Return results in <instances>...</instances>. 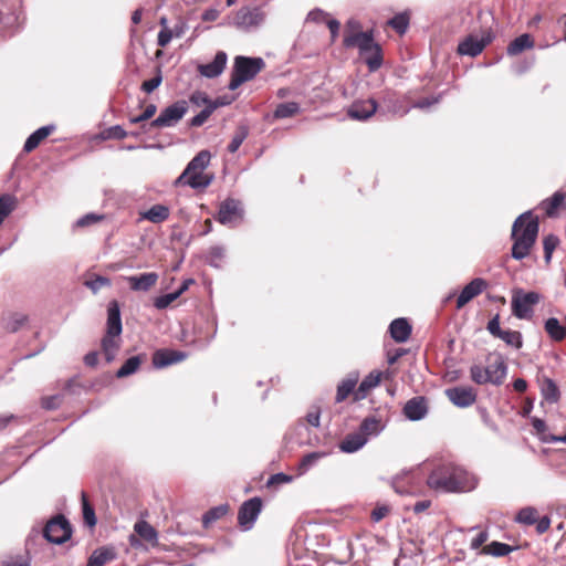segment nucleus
Segmentation results:
<instances>
[{
	"instance_id": "obj_1",
	"label": "nucleus",
	"mask_w": 566,
	"mask_h": 566,
	"mask_svg": "<svg viewBox=\"0 0 566 566\" xmlns=\"http://www.w3.org/2000/svg\"><path fill=\"white\" fill-rule=\"evenodd\" d=\"M427 484L440 492H464L474 488L470 474L452 463L438 465L428 476Z\"/></svg>"
},
{
	"instance_id": "obj_2",
	"label": "nucleus",
	"mask_w": 566,
	"mask_h": 566,
	"mask_svg": "<svg viewBox=\"0 0 566 566\" xmlns=\"http://www.w3.org/2000/svg\"><path fill=\"white\" fill-rule=\"evenodd\" d=\"M538 219L531 211L520 214L512 226L511 238L514 241L512 258L523 260L530 254L538 235Z\"/></svg>"
},
{
	"instance_id": "obj_3",
	"label": "nucleus",
	"mask_w": 566,
	"mask_h": 566,
	"mask_svg": "<svg viewBox=\"0 0 566 566\" xmlns=\"http://www.w3.org/2000/svg\"><path fill=\"white\" fill-rule=\"evenodd\" d=\"M211 155L208 150L199 151L187 165L182 174L177 178L176 185H187L192 189H205L213 180L212 175L203 174L209 165Z\"/></svg>"
},
{
	"instance_id": "obj_4",
	"label": "nucleus",
	"mask_w": 566,
	"mask_h": 566,
	"mask_svg": "<svg viewBox=\"0 0 566 566\" xmlns=\"http://www.w3.org/2000/svg\"><path fill=\"white\" fill-rule=\"evenodd\" d=\"M265 66V62L262 57H248L238 55L234 59L231 78L229 82V90L235 91L244 82L254 78Z\"/></svg>"
},
{
	"instance_id": "obj_5",
	"label": "nucleus",
	"mask_w": 566,
	"mask_h": 566,
	"mask_svg": "<svg viewBox=\"0 0 566 566\" xmlns=\"http://www.w3.org/2000/svg\"><path fill=\"white\" fill-rule=\"evenodd\" d=\"M346 48H357L360 59L370 72L377 71L382 64L381 49L375 38H344Z\"/></svg>"
},
{
	"instance_id": "obj_6",
	"label": "nucleus",
	"mask_w": 566,
	"mask_h": 566,
	"mask_svg": "<svg viewBox=\"0 0 566 566\" xmlns=\"http://www.w3.org/2000/svg\"><path fill=\"white\" fill-rule=\"evenodd\" d=\"M72 528L69 521L63 515H57L50 520L42 532V537L48 542L61 545L70 539Z\"/></svg>"
},
{
	"instance_id": "obj_7",
	"label": "nucleus",
	"mask_w": 566,
	"mask_h": 566,
	"mask_svg": "<svg viewBox=\"0 0 566 566\" xmlns=\"http://www.w3.org/2000/svg\"><path fill=\"white\" fill-rule=\"evenodd\" d=\"M243 213L244 210L241 201L233 198H227L220 203L214 219L223 226L233 228L242 221Z\"/></svg>"
},
{
	"instance_id": "obj_8",
	"label": "nucleus",
	"mask_w": 566,
	"mask_h": 566,
	"mask_svg": "<svg viewBox=\"0 0 566 566\" xmlns=\"http://www.w3.org/2000/svg\"><path fill=\"white\" fill-rule=\"evenodd\" d=\"M187 111V102L177 101L165 107L159 116L149 123V128L172 127L186 115Z\"/></svg>"
},
{
	"instance_id": "obj_9",
	"label": "nucleus",
	"mask_w": 566,
	"mask_h": 566,
	"mask_svg": "<svg viewBox=\"0 0 566 566\" xmlns=\"http://www.w3.org/2000/svg\"><path fill=\"white\" fill-rule=\"evenodd\" d=\"M539 300L541 295L536 292L523 293L518 291L512 297V312L520 319L530 318L533 314V306Z\"/></svg>"
},
{
	"instance_id": "obj_10",
	"label": "nucleus",
	"mask_w": 566,
	"mask_h": 566,
	"mask_svg": "<svg viewBox=\"0 0 566 566\" xmlns=\"http://www.w3.org/2000/svg\"><path fill=\"white\" fill-rule=\"evenodd\" d=\"M262 510V500L258 496L252 497L240 506L238 512V523L243 531L253 527Z\"/></svg>"
},
{
	"instance_id": "obj_11",
	"label": "nucleus",
	"mask_w": 566,
	"mask_h": 566,
	"mask_svg": "<svg viewBox=\"0 0 566 566\" xmlns=\"http://www.w3.org/2000/svg\"><path fill=\"white\" fill-rule=\"evenodd\" d=\"M264 12L259 7H243L237 12L233 21L239 28L249 30L252 27L260 25L264 21Z\"/></svg>"
},
{
	"instance_id": "obj_12",
	"label": "nucleus",
	"mask_w": 566,
	"mask_h": 566,
	"mask_svg": "<svg viewBox=\"0 0 566 566\" xmlns=\"http://www.w3.org/2000/svg\"><path fill=\"white\" fill-rule=\"evenodd\" d=\"M489 361L485 367L488 376L491 378V384L499 386L506 377L507 366L501 354H490Z\"/></svg>"
},
{
	"instance_id": "obj_13",
	"label": "nucleus",
	"mask_w": 566,
	"mask_h": 566,
	"mask_svg": "<svg viewBox=\"0 0 566 566\" xmlns=\"http://www.w3.org/2000/svg\"><path fill=\"white\" fill-rule=\"evenodd\" d=\"M449 400L457 407L467 408L476 400L475 391L470 387H453L446 390Z\"/></svg>"
},
{
	"instance_id": "obj_14",
	"label": "nucleus",
	"mask_w": 566,
	"mask_h": 566,
	"mask_svg": "<svg viewBox=\"0 0 566 566\" xmlns=\"http://www.w3.org/2000/svg\"><path fill=\"white\" fill-rule=\"evenodd\" d=\"M493 38H464L457 48L460 55L474 57L479 55L492 41Z\"/></svg>"
},
{
	"instance_id": "obj_15",
	"label": "nucleus",
	"mask_w": 566,
	"mask_h": 566,
	"mask_svg": "<svg viewBox=\"0 0 566 566\" xmlns=\"http://www.w3.org/2000/svg\"><path fill=\"white\" fill-rule=\"evenodd\" d=\"M488 287V282L484 279L476 277L473 279L469 284H467L457 300V308H462L467 303L473 300L475 296L480 295Z\"/></svg>"
},
{
	"instance_id": "obj_16",
	"label": "nucleus",
	"mask_w": 566,
	"mask_h": 566,
	"mask_svg": "<svg viewBox=\"0 0 566 566\" xmlns=\"http://www.w3.org/2000/svg\"><path fill=\"white\" fill-rule=\"evenodd\" d=\"M377 111V102L374 98L354 102L348 108V116L357 120H366Z\"/></svg>"
},
{
	"instance_id": "obj_17",
	"label": "nucleus",
	"mask_w": 566,
	"mask_h": 566,
	"mask_svg": "<svg viewBox=\"0 0 566 566\" xmlns=\"http://www.w3.org/2000/svg\"><path fill=\"white\" fill-rule=\"evenodd\" d=\"M156 272L142 273L140 275L125 276L124 280L128 283L129 289L134 292H148L158 281Z\"/></svg>"
},
{
	"instance_id": "obj_18",
	"label": "nucleus",
	"mask_w": 566,
	"mask_h": 566,
	"mask_svg": "<svg viewBox=\"0 0 566 566\" xmlns=\"http://www.w3.org/2000/svg\"><path fill=\"white\" fill-rule=\"evenodd\" d=\"M428 412L427 400L418 396L408 400L403 407V415L411 421H418L426 417Z\"/></svg>"
},
{
	"instance_id": "obj_19",
	"label": "nucleus",
	"mask_w": 566,
	"mask_h": 566,
	"mask_svg": "<svg viewBox=\"0 0 566 566\" xmlns=\"http://www.w3.org/2000/svg\"><path fill=\"white\" fill-rule=\"evenodd\" d=\"M227 61V53L223 51H219L214 55L213 61L199 66V72L202 76L208 78L217 77L223 72Z\"/></svg>"
},
{
	"instance_id": "obj_20",
	"label": "nucleus",
	"mask_w": 566,
	"mask_h": 566,
	"mask_svg": "<svg viewBox=\"0 0 566 566\" xmlns=\"http://www.w3.org/2000/svg\"><path fill=\"white\" fill-rule=\"evenodd\" d=\"M186 357L187 355L180 350L161 349L154 354L153 364L156 368H165L182 361Z\"/></svg>"
},
{
	"instance_id": "obj_21",
	"label": "nucleus",
	"mask_w": 566,
	"mask_h": 566,
	"mask_svg": "<svg viewBox=\"0 0 566 566\" xmlns=\"http://www.w3.org/2000/svg\"><path fill=\"white\" fill-rule=\"evenodd\" d=\"M123 331L120 308L117 301H111L107 307L106 333L120 335Z\"/></svg>"
},
{
	"instance_id": "obj_22",
	"label": "nucleus",
	"mask_w": 566,
	"mask_h": 566,
	"mask_svg": "<svg viewBox=\"0 0 566 566\" xmlns=\"http://www.w3.org/2000/svg\"><path fill=\"white\" fill-rule=\"evenodd\" d=\"M389 333L397 343H405L411 334V325L403 317L394 319L389 325Z\"/></svg>"
},
{
	"instance_id": "obj_23",
	"label": "nucleus",
	"mask_w": 566,
	"mask_h": 566,
	"mask_svg": "<svg viewBox=\"0 0 566 566\" xmlns=\"http://www.w3.org/2000/svg\"><path fill=\"white\" fill-rule=\"evenodd\" d=\"M368 439L365 434L358 432H353L347 434L342 442L339 443V449L344 453H354L360 450L366 443Z\"/></svg>"
},
{
	"instance_id": "obj_24",
	"label": "nucleus",
	"mask_w": 566,
	"mask_h": 566,
	"mask_svg": "<svg viewBox=\"0 0 566 566\" xmlns=\"http://www.w3.org/2000/svg\"><path fill=\"white\" fill-rule=\"evenodd\" d=\"M28 321V316L19 312H7L3 314L2 327L10 333L18 332Z\"/></svg>"
},
{
	"instance_id": "obj_25",
	"label": "nucleus",
	"mask_w": 566,
	"mask_h": 566,
	"mask_svg": "<svg viewBox=\"0 0 566 566\" xmlns=\"http://www.w3.org/2000/svg\"><path fill=\"white\" fill-rule=\"evenodd\" d=\"M54 125H45L33 132L25 140L23 150L30 153L35 149L42 140H44L52 132H54Z\"/></svg>"
},
{
	"instance_id": "obj_26",
	"label": "nucleus",
	"mask_w": 566,
	"mask_h": 566,
	"mask_svg": "<svg viewBox=\"0 0 566 566\" xmlns=\"http://www.w3.org/2000/svg\"><path fill=\"white\" fill-rule=\"evenodd\" d=\"M120 335L108 334L102 338V350L105 356V359L111 363L115 359L116 354L120 347Z\"/></svg>"
},
{
	"instance_id": "obj_27",
	"label": "nucleus",
	"mask_w": 566,
	"mask_h": 566,
	"mask_svg": "<svg viewBox=\"0 0 566 566\" xmlns=\"http://www.w3.org/2000/svg\"><path fill=\"white\" fill-rule=\"evenodd\" d=\"M359 379L357 371L350 373L345 379L337 386V392L335 400L336 402L344 401L354 390Z\"/></svg>"
},
{
	"instance_id": "obj_28",
	"label": "nucleus",
	"mask_w": 566,
	"mask_h": 566,
	"mask_svg": "<svg viewBox=\"0 0 566 566\" xmlns=\"http://www.w3.org/2000/svg\"><path fill=\"white\" fill-rule=\"evenodd\" d=\"M170 210L165 205H154L148 210L140 213L142 219L153 223H161L169 218Z\"/></svg>"
},
{
	"instance_id": "obj_29",
	"label": "nucleus",
	"mask_w": 566,
	"mask_h": 566,
	"mask_svg": "<svg viewBox=\"0 0 566 566\" xmlns=\"http://www.w3.org/2000/svg\"><path fill=\"white\" fill-rule=\"evenodd\" d=\"M384 429L385 424L381 419L376 416L365 418L359 426L360 433L365 434L367 439L368 437L378 436Z\"/></svg>"
},
{
	"instance_id": "obj_30",
	"label": "nucleus",
	"mask_w": 566,
	"mask_h": 566,
	"mask_svg": "<svg viewBox=\"0 0 566 566\" xmlns=\"http://www.w3.org/2000/svg\"><path fill=\"white\" fill-rule=\"evenodd\" d=\"M329 454L327 451H315L305 454L298 464V473L304 474L313 467H315L322 459L326 458Z\"/></svg>"
},
{
	"instance_id": "obj_31",
	"label": "nucleus",
	"mask_w": 566,
	"mask_h": 566,
	"mask_svg": "<svg viewBox=\"0 0 566 566\" xmlns=\"http://www.w3.org/2000/svg\"><path fill=\"white\" fill-rule=\"evenodd\" d=\"M547 335L555 342H560L566 336V328L559 323L556 317H549L545 321L544 325Z\"/></svg>"
},
{
	"instance_id": "obj_32",
	"label": "nucleus",
	"mask_w": 566,
	"mask_h": 566,
	"mask_svg": "<svg viewBox=\"0 0 566 566\" xmlns=\"http://www.w3.org/2000/svg\"><path fill=\"white\" fill-rule=\"evenodd\" d=\"M541 392L543 398L549 403H556L560 397L556 382L551 378H545L543 380Z\"/></svg>"
},
{
	"instance_id": "obj_33",
	"label": "nucleus",
	"mask_w": 566,
	"mask_h": 566,
	"mask_svg": "<svg viewBox=\"0 0 566 566\" xmlns=\"http://www.w3.org/2000/svg\"><path fill=\"white\" fill-rule=\"evenodd\" d=\"M115 554L112 549H95L90 556L86 566H104L108 560L113 559Z\"/></svg>"
},
{
	"instance_id": "obj_34",
	"label": "nucleus",
	"mask_w": 566,
	"mask_h": 566,
	"mask_svg": "<svg viewBox=\"0 0 566 566\" xmlns=\"http://www.w3.org/2000/svg\"><path fill=\"white\" fill-rule=\"evenodd\" d=\"M300 112V104L296 102H286L281 103L276 106L274 111V118L276 119H283V118H290L296 115Z\"/></svg>"
},
{
	"instance_id": "obj_35",
	"label": "nucleus",
	"mask_w": 566,
	"mask_h": 566,
	"mask_svg": "<svg viewBox=\"0 0 566 566\" xmlns=\"http://www.w3.org/2000/svg\"><path fill=\"white\" fill-rule=\"evenodd\" d=\"M134 530L143 539L153 544L157 542V532L149 523L139 521L135 524Z\"/></svg>"
},
{
	"instance_id": "obj_36",
	"label": "nucleus",
	"mask_w": 566,
	"mask_h": 566,
	"mask_svg": "<svg viewBox=\"0 0 566 566\" xmlns=\"http://www.w3.org/2000/svg\"><path fill=\"white\" fill-rule=\"evenodd\" d=\"M496 338L502 339L507 346H512L516 349H520L523 346L522 334L517 331L502 329Z\"/></svg>"
},
{
	"instance_id": "obj_37",
	"label": "nucleus",
	"mask_w": 566,
	"mask_h": 566,
	"mask_svg": "<svg viewBox=\"0 0 566 566\" xmlns=\"http://www.w3.org/2000/svg\"><path fill=\"white\" fill-rule=\"evenodd\" d=\"M228 510H229L228 505L222 504V505L214 506V507L210 509L209 511H207L202 516L203 526L208 527L211 523L223 517L228 513Z\"/></svg>"
},
{
	"instance_id": "obj_38",
	"label": "nucleus",
	"mask_w": 566,
	"mask_h": 566,
	"mask_svg": "<svg viewBox=\"0 0 566 566\" xmlns=\"http://www.w3.org/2000/svg\"><path fill=\"white\" fill-rule=\"evenodd\" d=\"M535 45L533 38H515L513 42L507 46V53L510 55H516L526 49H531Z\"/></svg>"
},
{
	"instance_id": "obj_39",
	"label": "nucleus",
	"mask_w": 566,
	"mask_h": 566,
	"mask_svg": "<svg viewBox=\"0 0 566 566\" xmlns=\"http://www.w3.org/2000/svg\"><path fill=\"white\" fill-rule=\"evenodd\" d=\"M140 366V358L139 356H133L129 357L124 365L116 371L117 378H124L127 376L133 375L137 371V369Z\"/></svg>"
},
{
	"instance_id": "obj_40",
	"label": "nucleus",
	"mask_w": 566,
	"mask_h": 566,
	"mask_svg": "<svg viewBox=\"0 0 566 566\" xmlns=\"http://www.w3.org/2000/svg\"><path fill=\"white\" fill-rule=\"evenodd\" d=\"M387 24H389L399 35H402L407 32L409 25V15L405 12L398 13L389 19Z\"/></svg>"
},
{
	"instance_id": "obj_41",
	"label": "nucleus",
	"mask_w": 566,
	"mask_h": 566,
	"mask_svg": "<svg viewBox=\"0 0 566 566\" xmlns=\"http://www.w3.org/2000/svg\"><path fill=\"white\" fill-rule=\"evenodd\" d=\"M565 200V193L556 191L549 199L543 202L545 205V211L548 217H553L556 210L562 206Z\"/></svg>"
},
{
	"instance_id": "obj_42",
	"label": "nucleus",
	"mask_w": 566,
	"mask_h": 566,
	"mask_svg": "<svg viewBox=\"0 0 566 566\" xmlns=\"http://www.w3.org/2000/svg\"><path fill=\"white\" fill-rule=\"evenodd\" d=\"M381 374L378 371H371L368 376H366L363 381L359 384L358 394H361V397L365 396L367 391L375 388L380 382Z\"/></svg>"
},
{
	"instance_id": "obj_43",
	"label": "nucleus",
	"mask_w": 566,
	"mask_h": 566,
	"mask_svg": "<svg viewBox=\"0 0 566 566\" xmlns=\"http://www.w3.org/2000/svg\"><path fill=\"white\" fill-rule=\"evenodd\" d=\"M537 520V510L532 506L523 507L518 511L515 521L525 525H533Z\"/></svg>"
},
{
	"instance_id": "obj_44",
	"label": "nucleus",
	"mask_w": 566,
	"mask_h": 566,
	"mask_svg": "<svg viewBox=\"0 0 566 566\" xmlns=\"http://www.w3.org/2000/svg\"><path fill=\"white\" fill-rule=\"evenodd\" d=\"M15 207V198L11 195H2L0 197V226L4 219L13 211Z\"/></svg>"
},
{
	"instance_id": "obj_45",
	"label": "nucleus",
	"mask_w": 566,
	"mask_h": 566,
	"mask_svg": "<svg viewBox=\"0 0 566 566\" xmlns=\"http://www.w3.org/2000/svg\"><path fill=\"white\" fill-rule=\"evenodd\" d=\"M226 256V250L223 247L216 245L210 248L207 254V262L214 268H220Z\"/></svg>"
},
{
	"instance_id": "obj_46",
	"label": "nucleus",
	"mask_w": 566,
	"mask_h": 566,
	"mask_svg": "<svg viewBox=\"0 0 566 566\" xmlns=\"http://www.w3.org/2000/svg\"><path fill=\"white\" fill-rule=\"evenodd\" d=\"M511 552L512 547L510 545L500 542H492L491 544L484 547L485 554L496 557L506 556Z\"/></svg>"
},
{
	"instance_id": "obj_47",
	"label": "nucleus",
	"mask_w": 566,
	"mask_h": 566,
	"mask_svg": "<svg viewBox=\"0 0 566 566\" xmlns=\"http://www.w3.org/2000/svg\"><path fill=\"white\" fill-rule=\"evenodd\" d=\"M84 285L88 287L94 294H96L102 287L111 286L112 282L106 276L95 275L91 280L85 281Z\"/></svg>"
},
{
	"instance_id": "obj_48",
	"label": "nucleus",
	"mask_w": 566,
	"mask_h": 566,
	"mask_svg": "<svg viewBox=\"0 0 566 566\" xmlns=\"http://www.w3.org/2000/svg\"><path fill=\"white\" fill-rule=\"evenodd\" d=\"M471 379L478 385L491 384V378L488 376V371L480 365H473L470 368Z\"/></svg>"
},
{
	"instance_id": "obj_49",
	"label": "nucleus",
	"mask_w": 566,
	"mask_h": 566,
	"mask_svg": "<svg viewBox=\"0 0 566 566\" xmlns=\"http://www.w3.org/2000/svg\"><path fill=\"white\" fill-rule=\"evenodd\" d=\"M248 134L249 132L245 126L239 127V129L232 137L230 144L228 145V150L232 154L235 153L240 148L244 139L248 137Z\"/></svg>"
},
{
	"instance_id": "obj_50",
	"label": "nucleus",
	"mask_w": 566,
	"mask_h": 566,
	"mask_svg": "<svg viewBox=\"0 0 566 566\" xmlns=\"http://www.w3.org/2000/svg\"><path fill=\"white\" fill-rule=\"evenodd\" d=\"M558 243H559V239L556 235L549 234V235L545 237V239L543 241V248H544V258H545L546 263L551 262L553 251L556 249Z\"/></svg>"
},
{
	"instance_id": "obj_51",
	"label": "nucleus",
	"mask_w": 566,
	"mask_h": 566,
	"mask_svg": "<svg viewBox=\"0 0 566 566\" xmlns=\"http://www.w3.org/2000/svg\"><path fill=\"white\" fill-rule=\"evenodd\" d=\"M345 35H373V31H364L359 21L352 18L346 23V34Z\"/></svg>"
},
{
	"instance_id": "obj_52",
	"label": "nucleus",
	"mask_w": 566,
	"mask_h": 566,
	"mask_svg": "<svg viewBox=\"0 0 566 566\" xmlns=\"http://www.w3.org/2000/svg\"><path fill=\"white\" fill-rule=\"evenodd\" d=\"M104 139H124L128 136V133L119 125L108 127L103 132Z\"/></svg>"
},
{
	"instance_id": "obj_53",
	"label": "nucleus",
	"mask_w": 566,
	"mask_h": 566,
	"mask_svg": "<svg viewBox=\"0 0 566 566\" xmlns=\"http://www.w3.org/2000/svg\"><path fill=\"white\" fill-rule=\"evenodd\" d=\"M82 501H83V517L85 523L93 527L96 524V516L94 509L88 504L85 493H82Z\"/></svg>"
},
{
	"instance_id": "obj_54",
	"label": "nucleus",
	"mask_w": 566,
	"mask_h": 566,
	"mask_svg": "<svg viewBox=\"0 0 566 566\" xmlns=\"http://www.w3.org/2000/svg\"><path fill=\"white\" fill-rule=\"evenodd\" d=\"M178 297H179V293H176V292L160 295V296L155 298L154 306L157 310H164V308L168 307Z\"/></svg>"
},
{
	"instance_id": "obj_55",
	"label": "nucleus",
	"mask_w": 566,
	"mask_h": 566,
	"mask_svg": "<svg viewBox=\"0 0 566 566\" xmlns=\"http://www.w3.org/2000/svg\"><path fill=\"white\" fill-rule=\"evenodd\" d=\"M163 82V75L160 70H157V73L150 80L143 82L142 90L147 94L154 92Z\"/></svg>"
},
{
	"instance_id": "obj_56",
	"label": "nucleus",
	"mask_w": 566,
	"mask_h": 566,
	"mask_svg": "<svg viewBox=\"0 0 566 566\" xmlns=\"http://www.w3.org/2000/svg\"><path fill=\"white\" fill-rule=\"evenodd\" d=\"M212 113H213V107H210L209 105L206 106L199 114H197L196 116H193L191 118L190 125L192 127H199V126L203 125Z\"/></svg>"
},
{
	"instance_id": "obj_57",
	"label": "nucleus",
	"mask_w": 566,
	"mask_h": 566,
	"mask_svg": "<svg viewBox=\"0 0 566 566\" xmlns=\"http://www.w3.org/2000/svg\"><path fill=\"white\" fill-rule=\"evenodd\" d=\"M156 112H157V106L155 104H149L146 106V108L144 109V112L140 115L132 117L129 119V122L132 124H138L142 122H146V120L150 119L156 114Z\"/></svg>"
},
{
	"instance_id": "obj_58",
	"label": "nucleus",
	"mask_w": 566,
	"mask_h": 566,
	"mask_svg": "<svg viewBox=\"0 0 566 566\" xmlns=\"http://www.w3.org/2000/svg\"><path fill=\"white\" fill-rule=\"evenodd\" d=\"M328 13L323 11L322 9H314L308 12L306 22H313V23H325V21L328 18Z\"/></svg>"
},
{
	"instance_id": "obj_59",
	"label": "nucleus",
	"mask_w": 566,
	"mask_h": 566,
	"mask_svg": "<svg viewBox=\"0 0 566 566\" xmlns=\"http://www.w3.org/2000/svg\"><path fill=\"white\" fill-rule=\"evenodd\" d=\"M62 402V395H53L42 399V407L48 410H53L60 407Z\"/></svg>"
},
{
	"instance_id": "obj_60",
	"label": "nucleus",
	"mask_w": 566,
	"mask_h": 566,
	"mask_svg": "<svg viewBox=\"0 0 566 566\" xmlns=\"http://www.w3.org/2000/svg\"><path fill=\"white\" fill-rule=\"evenodd\" d=\"M103 217L96 213H87L76 221L77 227H86L99 221Z\"/></svg>"
},
{
	"instance_id": "obj_61",
	"label": "nucleus",
	"mask_w": 566,
	"mask_h": 566,
	"mask_svg": "<svg viewBox=\"0 0 566 566\" xmlns=\"http://www.w3.org/2000/svg\"><path fill=\"white\" fill-rule=\"evenodd\" d=\"M3 566H30V562L24 556L9 557L2 562Z\"/></svg>"
},
{
	"instance_id": "obj_62",
	"label": "nucleus",
	"mask_w": 566,
	"mask_h": 566,
	"mask_svg": "<svg viewBox=\"0 0 566 566\" xmlns=\"http://www.w3.org/2000/svg\"><path fill=\"white\" fill-rule=\"evenodd\" d=\"M403 480H405L403 475H397L396 478L392 479V488H394V490L398 494H401V495L410 493V489H408V488H406L403 485Z\"/></svg>"
},
{
	"instance_id": "obj_63",
	"label": "nucleus",
	"mask_w": 566,
	"mask_h": 566,
	"mask_svg": "<svg viewBox=\"0 0 566 566\" xmlns=\"http://www.w3.org/2000/svg\"><path fill=\"white\" fill-rule=\"evenodd\" d=\"M488 332L496 337L501 333V326H500V315L496 314L493 318H491L486 325Z\"/></svg>"
},
{
	"instance_id": "obj_64",
	"label": "nucleus",
	"mask_w": 566,
	"mask_h": 566,
	"mask_svg": "<svg viewBox=\"0 0 566 566\" xmlns=\"http://www.w3.org/2000/svg\"><path fill=\"white\" fill-rule=\"evenodd\" d=\"M190 101L196 104L197 106H201V105H205L208 106L209 104H211V101L207 94L202 93V92H195L191 97H190Z\"/></svg>"
}]
</instances>
